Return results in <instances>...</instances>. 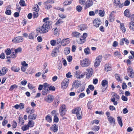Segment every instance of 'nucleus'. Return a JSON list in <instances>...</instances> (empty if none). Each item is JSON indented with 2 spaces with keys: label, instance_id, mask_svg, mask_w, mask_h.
Returning <instances> with one entry per match:
<instances>
[{
  "label": "nucleus",
  "instance_id": "nucleus-49",
  "mask_svg": "<svg viewBox=\"0 0 134 134\" xmlns=\"http://www.w3.org/2000/svg\"><path fill=\"white\" fill-rule=\"evenodd\" d=\"M63 23V21H62V19H59L55 23V25L57 26H59L61 23Z\"/></svg>",
  "mask_w": 134,
  "mask_h": 134
},
{
  "label": "nucleus",
  "instance_id": "nucleus-38",
  "mask_svg": "<svg viewBox=\"0 0 134 134\" xmlns=\"http://www.w3.org/2000/svg\"><path fill=\"white\" fill-rule=\"evenodd\" d=\"M84 52L86 55H88L90 54V49L88 48H85L84 49Z\"/></svg>",
  "mask_w": 134,
  "mask_h": 134
},
{
  "label": "nucleus",
  "instance_id": "nucleus-51",
  "mask_svg": "<svg viewBox=\"0 0 134 134\" xmlns=\"http://www.w3.org/2000/svg\"><path fill=\"white\" fill-rule=\"evenodd\" d=\"M66 111H63L62 110H59V113L60 115L62 116H63L65 114V112Z\"/></svg>",
  "mask_w": 134,
  "mask_h": 134
},
{
  "label": "nucleus",
  "instance_id": "nucleus-2",
  "mask_svg": "<svg viewBox=\"0 0 134 134\" xmlns=\"http://www.w3.org/2000/svg\"><path fill=\"white\" fill-rule=\"evenodd\" d=\"M112 97L110 99L111 101L113 103L114 105H116L118 104L117 101H118L120 98L119 96L114 92H113L111 94Z\"/></svg>",
  "mask_w": 134,
  "mask_h": 134
},
{
  "label": "nucleus",
  "instance_id": "nucleus-26",
  "mask_svg": "<svg viewBox=\"0 0 134 134\" xmlns=\"http://www.w3.org/2000/svg\"><path fill=\"white\" fill-rule=\"evenodd\" d=\"M29 121L27 124V125L29 127H33L34 125L35 122L32 120H29Z\"/></svg>",
  "mask_w": 134,
  "mask_h": 134
},
{
  "label": "nucleus",
  "instance_id": "nucleus-9",
  "mask_svg": "<svg viewBox=\"0 0 134 134\" xmlns=\"http://www.w3.org/2000/svg\"><path fill=\"white\" fill-rule=\"evenodd\" d=\"M54 98V97L50 94H49L45 97L44 100L46 102L48 103H51L53 101Z\"/></svg>",
  "mask_w": 134,
  "mask_h": 134
},
{
  "label": "nucleus",
  "instance_id": "nucleus-1",
  "mask_svg": "<svg viewBox=\"0 0 134 134\" xmlns=\"http://www.w3.org/2000/svg\"><path fill=\"white\" fill-rule=\"evenodd\" d=\"M43 22L44 23L43 25L41 27H38L36 29L38 33L42 34L47 32L52 23V22L49 20V18L48 17L44 19L43 20Z\"/></svg>",
  "mask_w": 134,
  "mask_h": 134
},
{
  "label": "nucleus",
  "instance_id": "nucleus-35",
  "mask_svg": "<svg viewBox=\"0 0 134 134\" xmlns=\"http://www.w3.org/2000/svg\"><path fill=\"white\" fill-rule=\"evenodd\" d=\"M129 10L128 9H126L124 12V14L125 16L128 17H129L130 15L129 13Z\"/></svg>",
  "mask_w": 134,
  "mask_h": 134
},
{
  "label": "nucleus",
  "instance_id": "nucleus-4",
  "mask_svg": "<svg viewBox=\"0 0 134 134\" xmlns=\"http://www.w3.org/2000/svg\"><path fill=\"white\" fill-rule=\"evenodd\" d=\"M70 39L69 38H65L62 39L61 41V42L60 45L58 46V48H60L62 45L63 46H65L69 44L70 42Z\"/></svg>",
  "mask_w": 134,
  "mask_h": 134
},
{
  "label": "nucleus",
  "instance_id": "nucleus-5",
  "mask_svg": "<svg viewBox=\"0 0 134 134\" xmlns=\"http://www.w3.org/2000/svg\"><path fill=\"white\" fill-rule=\"evenodd\" d=\"M69 79L66 78L62 81L61 84V87L63 89L66 88L69 84Z\"/></svg>",
  "mask_w": 134,
  "mask_h": 134
},
{
  "label": "nucleus",
  "instance_id": "nucleus-18",
  "mask_svg": "<svg viewBox=\"0 0 134 134\" xmlns=\"http://www.w3.org/2000/svg\"><path fill=\"white\" fill-rule=\"evenodd\" d=\"M129 27L130 31H134V22L132 21L130 22L129 23Z\"/></svg>",
  "mask_w": 134,
  "mask_h": 134
},
{
  "label": "nucleus",
  "instance_id": "nucleus-44",
  "mask_svg": "<svg viewBox=\"0 0 134 134\" xmlns=\"http://www.w3.org/2000/svg\"><path fill=\"white\" fill-rule=\"evenodd\" d=\"M19 4L21 6H25L26 5L25 2L24 0H20L19 2Z\"/></svg>",
  "mask_w": 134,
  "mask_h": 134
},
{
  "label": "nucleus",
  "instance_id": "nucleus-8",
  "mask_svg": "<svg viewBox=\"0 0 134 134\" xmlns=\"http://www.w3.org/2000/svg\"><path fill=\"white\" fill-rule=\"evenodd\" d=\"M23 41V37L21 36H18L15 37L12 39L13 42L15 43H19L22 42Z\"/></svg>",
  "mask_w": 134,
  "mask_h": 134
},
{
  "label": "nucleus",
  "instance_id": "nucleus-27",
  "mask_svg": "<svg viewBox=\"0 0 134 134\" xmlns=\"http://www.w3.org/2000/svg\"><path fill=\"white\" fill-rule=\"evenodd\" d=\"M70 48L68 47H66L64 49V52L65 54H69L70 52Z\"/></svg>",
  "mask_w": 134,
  "mask_h": 134
},
{
  "label": "nucleus",
  "instance_id": "nucleus-61",
  "mask_svg": "<svg viewBox=\"0 0 134 134\" xmlns=\"http://www.w3.org/2000/svg\"><path fill=\"white\" fill-rule=\"evenodd\" d=\"M99 126H94L93 127L92 129L95 131H97L99 130Z\"/></svg>",
  "mask_w": 134,
  "mask_h": 134
},
{
  "label": "nucleus",
  "instance_id": "nucleus-40",
  "mask_svg": "<svg viewBox=\"0 0 134 134\" xmlns=\"http://www.w3.org/2000/svg\"><path fill=\"white\" fill-rule=\"evenodd\" d=\"M46 120L48 122H50L52 121V118L48 115H47L46 117Z\"/></svg>",
  "mask_w": 134,
  "mask_h": 134
},
{
  "label": "nucleus",
  "instance_id": "nucleus-3",
  "mask_svg": "<svg viewBox=\"0 0 134 134\" xmlns=\"http://www.w3.org/2000/svg\"><path fill=\"white\" fill-rule=\"evenodd\" d=\"M91 64V61L88 58H85L80 61L81 65L83 67H86L88 66Z\"/></svg>",
  "mask_w": 134,
  "mask_h": 134
},
{
  "label": "nucleus",
  "instance_id": "nucleus-14",
  "mask_svg": "<svg viewBox=\"0 0 134 134\" xmlns=\"http://www.w3.org/2000/svg\"><path fill=\"white\" fill-rule=\"evenodd\" d=\"M82 111L81 108L80 107H76L72 110V112L73 114H76Z\"/></svg>",
  "mask_w": 134,
  "mask_h": 134
},
{
  "label": "nucleus",
  "instance_id": "nucleus-22",
  "mask_svg": "<svg viewBox=\"0 0 134 134\" xmlns=\"http://www.w3.org/2000/svg\"><path fill=\"white\" fill-rule=\"evenodd\" d=\"M120 27L121 29L122 30L123 32L124 33H125L126 31V29L125 28V26L124 24L122 23H120Z\"/></svg>",
  "mask_w": 134,
  "mask_h": 134
},
{
  "label": "nucleus",
  "instance_id": "nucleus-30",
  "mask_svg": "<svg viewBox=\"0 0 134 134\" xmlns=\"http://www.w3.org/2000/svg\"><path fill=\"white\" fill-rule=\"evenodd\" d=\"M79 27L80 30L82 31L85 30L87 28V25L85 24L81 25Z\"/></svg>",
  "mask_w": 134,
  "mask_h": 134
},
{
  "label": "nucleus",
  "instance_id": "nucleus-24",
  "mask_svg": "<svg viewBox=\"0 0 134 134\" xmlns=\"http://www.w3.org/2000/svg\"><path fill=\"white\" fill-rule=\"evenodd\" d=\"M81 35V34L80 33L76 31L73 32L72 33V36L75 37L77 38L79 37Z\"/></svg>",
  "mask_w": 134,
  "mask_h": 134
},
{
  "label": "nucleus",
  "instance_id": "nucleus-60",
  "mask_svg": "<svg viewBox=\"0 0 134 134\" xmlns=\"http://www.w3.org/2000/svg\"><path fill=\"white\" fill-rule=\"evenodd\" d=\"M130 2L129 1L126 0L124 2V5L125 6H127L129 5Z\"/></svg>",
  "mask_w": 134,
  "mask_h": 134
},
{
  "label": "nucleus",
  "instance_id": "nucleus-17",
  "mask_svg": "<svg viewBox=\"0 0 134 134\" xmlns=\"http://www.w3.org/2000/svg\"><path fill=\"white\" fill-rule=\"evenodd\" d=\"M80 82L78 80H75L74 81L73 85L72 87L75 88H77L80 85Z\"/></svg>",
  "mask_w": 134,
  "mask_h": 134
},
{
  "label": "nucleus",
  "instance_id": "nucleus-23",
  "mask_svg": "<svg viewBox=\"0 0 134 134\" xmlns=\"http://www.w3.org/2000/svg\"><path fill=\"white\" fill-rule=\"evenodd\" d=\"M44 4L45 5V8L46 9H48L52 7V6L47 1L44 2Z\"/></svg>",
  "mask_w": 134,
  "mask_h": 134
},
{
  "label": "nucleus",
  "instance_id": "nucleus-15",
  "mask_svg": "<svg viewBox=\"0 0 134 134\" xmlns=\"http://www.w3.org/2000/svg\"><path fill=\"white\" fill-rule=\"evenodd\" d=\"M58 126L57 125L54 124L50 128V130L54 132H57L58 130Z\"/></svg>",
  "mask_w": 134,
  "mask_h": 134
},
{
  "label": "nucleus",
  "instance_id": "nucleus-41",
  "mask_svg": "<svg viewBox=\"0 0 134 134\" xmlns=\"http://www.w3.org/2000/svg\"><path fill=\"white\" fill-rule=\"evenodd\" d=\"M8 71L7 68L6 67H3L2 69V74L3 75H5Z\"/></svg>",
  "mask_w": 134,
  "mask_h": 134
},
{
  "label": "nucleus",
  "instance_id": "nucleus-57",
  "mask_svg": "<svg viewBox=\"0 0 134 134\" xmlns=\"http://www.w3.org/2000/svg\"><path fill=\"white\" fill-rule=\"evenodd\" d=\"M86 0H80L79 1V3L82 5H84L85 4Z\"/></svg>",
  "mask_w": 134,
  "mask_h": 134
},
{
  "label": "nucleus",
  "instance_id": "nucleus-25",
  "mask_svg": "<svg viewBox=\"0 0 134 134\" xmlns=\"http://www.w3.org/2000/svg\"><path fill=\"white\" fill-rule=\"evenodd\" d=\"M26 111L27 113L31 114L34 113V110L33 109H31L30 107H28L26 109Z\"/></svg>",
  "mask_w": 134,
  "mask_h": 134
},
{
  "label": "nucleus",
  "instance_id": "nucleus-20",
  "mask_svg": "<svg viewBox=\"0 0 134 134\" xmlns=\"http://www.w3.org/2000/svg\"><path fill=\"white\" fill-rule=\"evenodd\" d=\"M86 40L82 38V37H80L79 39H77L76 42L78 43L79 44H82L84 43L86 41Z\"/></svg>",
  "mask_w": 134,
  "mask_h": 134
},
{
  "label": "nucleus",
  "instance_id": "nucleus-63",
  "mask_svg": "<svg viewBox=\"0 0 134 134\" xmlns=\"http://www.w3.org/2000/svg\"><path fill=\"white\" fill-rule=\"evenodd\" d=\"M88 35V34L86 33H83V35L82 37V38L84 39L85 40H86V37H87Z\"/></svg>",
  "mask_w": 134,
  "mask_h": 134
},
{
  "label": "nucleus",
  "instance_id": "nucleus-53",
  "mask_svg": "<svg viewBox=\"0 0 134 134\" xmlns=\"http://www.w3.org/2000/svg\"><path fill=\"white\" fill-rule=\"evenodd\" d=\"M42 48L40 44L38 45L36 47V50L37 51H41Z\"/></svg>",
  "mask_w": 134,
  "mask_h": 134
},
{
  "label": "nucleus",
  "instance_id": "nucleus-31",
  "mask_svg": "<svg viewBox=\"0 0 134 134\" xmlns=\"http://www.w3.org/2000/svg\"><path fill=\"white\" fill-rule=\"evenodd\" d=\"M20 69L19 67L15 66H13L11 68V69L15 72H18L20 70Z\"/></svg>",
  "mask_w": 134,
  "mask_h": 134
},
{
  "label": "nucleus",
  "instance_id": "nucleus-34",
  "mask_svg": "<svg viewBox=\"0 0 134 134\" xmlns=\"http://www.w3.org/2000/svg\"><path fill=\"white\" fill-rule=\"evenodd\" d=\"M29 127L27 125H25L22 127L21 129L23 131H25L28 130Z\"/></svg>",
  "mask_w": 134,
  "mask_h": 134
},
{
  "label": "nucleus",
  "instance_id": "nucleus-21",
  "mask_svg": "<svg viewBox=\"0 0 134 134\" xmlns=\"http://www.w3.org/2000/svg\"><path fill=\"white\" fill-rule=\"evenodd\" d=\"M59 52V50L58 48H55L53 50L52 52V56L55 57L57 55V53Z\"/></svg>",
  "mask_w": 134,
  "mask_h": 134
},
{
  "label": "nucleus",
  "instance_id": "nucleus-39",
  "mask_svg": "<svg viewBox=\"0 0 134 134\" xmlns=\"http://www.w3.org/2000/svg\"><path fill=\"white\" fill-rule=\"evenodd\" d=\"M92 102L91 101H89L88 102L87 104V106L88 109H91L92 105H91Z\"/></svg>",
  "mask_w": 134,
  "mask_h": 134
},
{
  "label": "nucleus",
  "instance_id": "nucleus-59",
  "mask_svg": "<svg viewBox=\"0 0 134 134\" xmlns=\"http://www.w3.org/2000/svg\"><path fill=\"white\" fill-rule=\"evenodd\" d=\"M76 10L78 12H80L82 9V8L80 5H78L76 7Z\"/></svg>",
  "mask_w": 134,
  "mask_h": 134
},
{
  "label": "nucleus",
  "instance_id": "nucleus-19",
  "mask_svg": "<svg viewBox=\"0 0 134 134\" xmlns=\"http://www.w3.org/2000/svg\"><path fill=\"white\" fill-rule=\"evenodd\" d=\"M37 117V115L35 114H30L28 116L29 120H32L35 119Z\"/></svg>",
  "mask_w": 134,
  "mask_h": 134
},
{
  "label": "nucleus",
  "instance_id": "nucleus-13",
  "mask_svg": "<svg viewBox=\"0 0 134 134\" xmlns=\"http://www.w3.org/2000/svg\"><path fill=\"white\" fill-rule=\"evenodd\" d=\"M93 4V1L91 0H88L86 2L85 4V8L86 9L91 6Z\"/></svg>",
  "mask_w": 134,
  "mask_h": 134
},
{
  "label": "nucleus",
  "instance_id": "nucleus-36",
  "mask_svg": "<svg viewBox=\"0 0 134 134\" xmlns=\"http://www.w3.org/2000/svg\"><path fill=\"white\" fill-rule=\"evenodd\" d=\"M82 115V111L76 114V116L77 119L78 120L81 119Z\"/></svg>",
  "mask_w": 134,
  "mask_h": 134
},
{
  "label": "nucleus",
  "instance_id": "nucleus-62",
  "mask_svg": "<svg viewBox=\"0 0 134 134\" xmlns=\"http://www.w3.org/2000/svg\"><path fill=\"white\" fill-rule=\"evenodd\" d=\"M92 74H91V73H87L86 75V78L87 79L90 78L92 76Z\"/></svg>",
  "mask_w": 134,
  "mask_h": 134
},
{
  "label": "nucleus",
  "instance_id": "nucleus-6",
  "mask_svg": "<svg viewBox=\"0 0 134 134\" xmlns=\"http://www.w3.org/2000/svg\"><path fill=\"white\" fill-rule=\"evenodd\" d=\"M102 58V57L101 55H100L96 57L94 63V66L95 67H97L100 65Z\"/></svg>",
  "mask_w": 134,
  "mask_h": 134
},
{
  "label": "nucleus",
  "instance_id": "nucleus-46",
  "mask_svg": "<svg viewBox=\"0 0 134 134\" xmlns=\"http://www.w3.org/2000/svg\"><path fill=\"white\" fill-rule=\"evenodd\" d=\"M18 87V86L15 85H14L11 86L9 89L10 91H12L14 89H16Z\"/></svg>",
  "mask_w": 134,
  "mask_h": 134
},
{
  "label": "nucleus",
  "instance_id": "nucleus-10",
  "mask_svg": "<svg viewBox=\"0 0 134 134\" xmlns=\"http://www.w3.org/2000/svg\"><path fill=\"white\" fill-rule=\"evenodd\" d=\"M22 51V48H21L19 47L18 48L16 49H15V52H12V54L10 55V57H9V58L11 57L12 58H15L16 56V54L21 52Z\"/></svg>",
  "mask_w": 134,
  "mask_h": 134
},
{
  "label": "nucleus",
  "instance_id": "nucleus-54",
  "mask_svg": "<svg viewBox=\"0 0 134 134\" xmlns=\"http://www.w3.org/2000/svg\"><path fill=\"white\" fill-rule=\"evenodd\" d=\"M37 12H38L34 11V18H36L38 16V14Z\"/></svg>",
  "mask_w": 134,
  "mask_h": 134
},
{
  "label": "nucleus",
  "instance_id": "nucleus-45",
  "mask_svg": "<svg viewBox=\"0 0 134 134\" xmlns=\"http://www.w3.org/2000/svg\"><path fill=\"white\" fill-rule=\"evenodd\" d=\"M34 33H31L28 36V38L30 39H33L34 38Z\"/></svg>",
  "mask_w": 134,
  "mask_h": 134
},
{
  "label": "nucleus",
  "instance_id": "nucleus-52",
  "mask_svg": "<svg viewBox=\"0 0 134 134\" xmlns=\"http://www.w3.org/2000/svg\"><path fill=\"white\" fill-rule=\"evenodd\" d=\"M50 85L48 84V83H44L43 86H44L43 88H49Z\"/></svg>",
  "mask_w": 134,
  "mask_h": 134
},
{
  "label": "nucleus",
  "instance_id": "nucleus-12",
  "mask_svg": "<svg viewBox=\"0 0 134 134\" xmlns=\"http://www.w3.org/2000/svg\"><path fill=\"white\" fill-rule=\"evenodd\" d=\"M94 26L96 27L99 26L100 24V19L97 18L95 19L93 22Z\"/></svg>",
  "mask_w": 134,
  "mask_h": 134
},
{
  "label": "nucleus",
  "instance_id": "nucleus-48",
  "mask_svg": "<svg viewBox=\"0 0 134 134\" xmlns=\"http://www.w3.org/2000/svg\"><path fill=\"white\" fill-rule=\"evenodd\" d=\"M34 11L38 12L39 9V8L38 5L36 4L34 9Z\"/></svg>",
  "mask_w": 134,
  "mask_h": 134
},
{
  "label": "nucleus",
  "instance_id": "nucleus-37",
  "mask_svg": "<svg viewBox=\"0 0 134 134\" xmlns=\"http://www.w3.org/2000/svg\"><path fill=\"white\" fill-rule=\"evenodd\" d=\"M105 71H108L111 70V68L110 67L108 64H106L105 66Z\"/></svg>",
  "mask_w": 134,
  "mask_h": 134
},
{
  "label": "nucleus",
  "instance_id": "nucleus-47",
  "mask_svg": "<svg viewBox=\"0 0 134 134\" xmlns=\"http://www.w3.org/2000/svg\"><path fill=\"white\" fill-rule=\"evenodd\" d=\"M72 1H65L63 3V4L64 5H67L70 4L72 3Z\"/></svg>",
  "mask_w": 134,
  "mask_h": 134
},
{
  "label": "nucleus",
  "instance_id": "nucleus-43",
  "mask_svg": "<svg viewBox=\"0 0 134 134\" xmlns=\"http://www.w3.org/2000/svg\"><path fill=\"white\" fill-rule=\"evenodd\" d=\"M50 43L52 46H54L56 43V40H51L50 41Z\"/></svg>",
  "mask_w": 134,
  "mask_h": 134
},
{
  "label": "nucleus",
  "instance_id": "nucleus-58",
  "mask_svg": "<svg viewBox=\"0 0 134 134\" xmlns=\"http://www.w3.org/2000/svg\"><path fill=\"white\" fill-rule=\"evenodd\" d=\"M104 13L103 11L101 10H99V15L101 16H104Z\"/></svg>",
  "mask_w": 134,
  "mask_h": 134
},
{
  "label": "nucleus",
  "instance_id": "nucleus-50",
  "mask_svg": "<svg viewBox=\"0 0 134 134\" xmlns=\"http://www.w3.org/2000/svg\"><path fill=\"white\" fill-rule=\"evenodd\" d=\"M54 31V34L55 35L57 36L58 34V30L57 27H55L53 29Z\"/></svg>",
  "mask_w": 134,
  "mask_h": 134
},
{
  "label": "nucleus",
  "instance_id": "nucleus-33",
  "mask_svg": "<svg viewBox=\"0 0 134 134\" xmlns=\"http://www.w3.org/2000/svg\"><path fill=\"white\" fill-rule=\"evenodd\" d=\"M117 118L119 124L121 127H122V123L121 120V117L118 116Z\"/></svg>",
  "mask_w": 134,
  "mask_h": 134
},
{
  "label": "nucleus",
  "instance_id": "nucleus-29",
  "mask_svg": "<svg viewBox=\"0 0 134 134\" xmlns=\"http://www.w3.org/2000/svg\"><path fill=\"white\" fill-rule=\"evenodd\" d=\"M115 76L116 79L118 81L121 82L122 81L119 75L117 74H116L115 75Z\"/></svg>",
  "mask_w": 134,
  "mask_h": 134
},
{
  "label": "nucleus",
  "instance_id": "nucleus-11",
  "mask_svg": "<svg viewBox=\"0 0 134 134\" xmlns=\"http://www.w3.org/2000/svg\"><path fill=\"white\" fill-rule=\"evenodd\" d=\"M86 72H84L80 74V72L79 71H76L75 73V76L77 78L80 79L83 78L84 76L86 73Z\"/></svg>",
  "mask_w": 134,
  "mask_h": 134
},
{
  "label": "nucleus",
  "instance_id": "nucleus-55",
  "mask_svg": "<svg viewBox=\"0 0 134 134\" xmlns=\"http://www.w3.org/2000/svg\"><path fill=\"white\" fill-rule=\"evenodd\" d=\"M28 87L30 89L32 90L35 88V86L32 85L30 84V83H28Z\"/></svg>",
  "mask_w": 134,
  "mask_h": 134
},
{
  "label": "nucleus",
  "instance_id": "nucleus-16",
  "mask_svg": "<svg viewBox=\"0 0 134 134\" xmlns=\"http://www.w3.org/2000/svg\"><path fill=\"white\" fill-rule=\"evenodd\" d=\"M107 118L109 123L111 124H113L114 125L115 124V122L114 118L111 116H108V118Z\"/></svg>",
  "mask_w": 134,
  "mask_h": 134
},
{
  "label": "nucleus",
  "instance_id": "nucleus-7",
  "mask_svg": "<svg viewBox=\"0 0 134 134\" xmlns=\"http://www.w3.org/2000/svg\"><path fill=\"white\" fill-rule=\"evenodd\" d=\"M127 72L128 75L131 78H132L134 76V72L132 68L129 66L127 69Z\"/></svg>",
  "mask_w": 134,
  "mask_h": 134
},
{
  "label": "nucleus",
  "instance_id": "nucleus-32",
  "mask_svg": "<svg viewBox=\"0 0 134 134\" xmlns=\"http://www.w3.org/2000/svg\"><path fill=\"white\" fill-rule=\"evenodd\" d=\"M59 110L66 111V107L65 105L64 104L62 105L59 108Z\"/></svg>",
  "mask_w": 134,
  "mask_h": 134
},
{
  "label": "nucleus",
  "instance_id": "nucleus-64",
  "mask_svg": "<svg viewBox=\"0 0 134 134\" xmlns=\"http://www.w3.org/2000/svg\"><path fill=\"white\" fill-rule=\"evenodd\" d=\"M99 121L97 120H95L92 121L91 123L92 124H93L94 123H95L97 124H99Z\"/></svg>",
  "mask_w": 134,
  "mask_h": 134
},
{
  "label": "nucleus",
  "instance_id": "nucleus-28",
  "mask_svg": "<svg viewBox=\"0 0 134 134\" xmlns=\"http://www.w3.org/2000/svg\"><path fill=\"white\" fill-rule=\"evenodd\" d=\"M108 84V81L105 80H103L102 82L101 85L102 86L104 87L107 86Z\"/></svg>",
  "mask_w": 134,
  "mask_h": 134
},
{
  "label": "nucleus",
  "instance_id": "nucleus-42",
  "mask_svg": "<svg viewBox=\"0 0 134 134\" xmlns=\"http://www.w3.org/2000/svg\"><path fill=\"white\" fill-rule=\"evenodd\" d=\"M114 5L117 6L120 4V0H114Z\"/></svg>",
  "mask_w": 134,
  "mask_h": 134
},
{
  "label": "nucleus",
  "instance_id": "nucleus-56",
  "mask_svg": "<svg viewBox=\"0 0 134 134\" xmlns=\"http://www.w3.org/2000/svg\"><path fill=\"white\" fill-rule=\"evenodd\" d=\"M86 71H87V73L93 74L92 69L90 68H88L86 69Z\"/></svg>",
  "mask_w": 134,
  "mask_h": 134
}]
</instances>
